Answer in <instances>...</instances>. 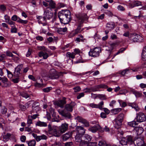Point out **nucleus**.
Masks as SVG:
<instances>
[{"label":"nucleus","instance_id":"1","mask_svg":"<svg viewBox=\"0 0 146 146\" xmlns=\"http://www.w3.org/2000/svg\"><path fill=\"white\" fill-rule=\"evenodd\" d=\"M76 16L78 19L77 24L78 27L72 31L71 34L72 36H74L83 30V29H82L81 27L82 26L84 21L87 20L88 18L87 14L84 13H79Z\"/></svg>","mask_w":146,"mask_h":146},{"label":"nucleus","instance_id":"2","mask_svg":"<svg viewBox=\"0 0 146 146\" xmlns=\"http://www.w3.org/2000/svg\"><path fill=\"white\" fill-rule=\"evenodd\" d=\"M58 17L62 23L68 24L71 20V13L68 10H62L59 12Z\"/></svg>","mask_w":146,"mask_h":146},{"label":"nucleus","instance_id":"3","mask_svg":"<svg viewBox=\"0 0 146 146\" xmlns=\"http://www.w3.org/2000/svg\"><path fill=\"white\" fill-rule=\"evenodd\" d=\"M62 74V72H57L54 69H52L50 71V73L48 77L50 79H57Z\"/></svg>","mask_w":146,"mask_h":146},{"label":"nucleus","instance_id":"4","mask_svg":"<svg viewBox=\"0 0 146 146\" xmlns=\"http://www.w3.org/2000/svg\"><path fill=\"white\" fill-rule=\"evenodd\" d=\"M129 38L133 42H140L143 40V38L141 36L136 33L130 34Z\"/></svg>","mask_w":146,"mask_h":146},{"label":"nucleus","instance_id":"5","mask_svg":"<svg viewBox=\"0 0 146 146\" xmlns=\"http://www.w3.org/2000/svg\"><path fill=\"white\" fill-rule=\"evenodd\" d=\"M100 49L99 47H96L94 48L90 49L89 52L90 56L94 57H98L100 52Z\"/></svg>","mask_w":146,"mask_h":146},{"label":"nucleus","instance_id":"6","mask_svg":"<svg viewBox=\"0 0 146 146\" xmlns=\"http://www.w3.org/2000/svg\"><path fill=\"white\" fill-rule=\"evenodd\" d=\"M136 115V119L138 122H142L146 120L145 115L143 113L140 112L137 113Z\"/></svg>","mask_w":146,"mask_h":146},{"label":"nucleus","instance_id":"7","mask_svg":"<svg viewBox=\"0 0 146 146\" xmlns=\"http://www.w3.org/2000/svg\"><path fill=\"white\" fill-rule=\"evenodd\" d=\"M76 105L75 103L74 102H71L70 103L67 104L65 106V109L69 112H72L73 108Z\"/></svg>","mask_w":146,"mask_h":146},{"label":"nucleus","instance_id":"8","mask_svg":"<svg viewBox=\"0 0 146 146\" xmlns=\"http://www.w3.org/2000/svg\"><path fill=\"white\" fill-rule=\"evenodd\" d=\"M49 8H48L44 12V16L46 19H49L51 18L53 16V13L49 10Z\"/></svg>","mask_w":146,"mask_h":146},{"label":"nucleus","instance_id":"9","mask_svg":"<svg viewBox=\"0 0 146 146\" xmlns=\"http://www.w3.org/2000/svg\"><path fill=\"white\" fill-rule=\"evenodd\" d=\"M32 110L31 111V113H34V112H37L40 110L39 107V104L38 102L34 103L32 105Z\"/></svg>","mask_w":146,"mask_h":146},{"label":"nucleus","instance_id":"10","mask_svg":"<svg viewBox=\"0 0 146 146\" xmlns=\"http://www.w3.org/2000/svg\"><path fill=\"white\" fill-rule=\"evenodd\" d=\"M1 80L3 83V86L5 87H7L11 85V83L8 81L7 78L5 77H0V80Z\"/></svg>","mask_w":146,"mask_h":146},{"label":"nucleus","instance_id":"11","mask_svg":"<svg viewBox=\"0 0 146 146\" xmlns=\"http://www.w3.org/2000/svg\"><path fill=\"white\" fill-rule=\"evenodd\" d=\"M11 19L13 21H15L17 20V22L23 24H26L28 23L27 21L22 20L15 15H13Z\"/></svg>","mask_w":146,"mask_h":146},{"label":"nucleus","instance_id":"12","mask_svg":"<svg viewBox=\"0 0 146 146\" xmlns=\"http://www.w3.org/2000/svg\"><path fill=\"white\" fill-rule=\"evenodd\" d=\"M104 105V102L102 101L98 104H96L94 103H91L89 104V106L92 108H98L100 110H102L103 108V106Z\"/></svg>","mask_w":146,"mask_h":146},{"label":"nucleus","instance_id":"13","mask_svg":"<svg viewBox=\"0 0 146 146\" xmlns=\"http://www.w3.org/2000/svg\"><path fill=\"white\" fill-rule=\"evenodd\" d=\"M76 119L79 122L84 124L86 127H88L89 126V122L85 119L80 116L77 117Z\"/></svg>","mask_w":146,"mask_h":146},{"label":"nucleus","instance_id":"14","mask_svg":"<svg viewBox=\"0 0 146 146\" xmlns=\"http://www.w3.org/2000/svg\"><path fill=\"white\" fill-rule=\"evenodd\" d=\"M66 99L65 98H63L62 99L56 101L55 102V104L58 106L62 108L64 107V105L66 103Z\"/></svg>","mask_w":146,"mask_h":146},{"label":"nucleus","instance_id":"15","mask_svg":"<svg viewBox=\"0 0 146 146\" xmlns=\"http://www.w3.org/2000/svg\"><path fill=\"white\" fill-rule=\"evenodd\" d=\"M68 125L66 123H64L62 124L61 126L59 128V129L61 134L65 132L68 129Z\"/></svg>","mask_w":146,"mask_h":146},{"label":"nucleus","instance_id":"16","mask_svg":"<svg viewBox=\"0 0 146 146\" xmlns=\"http://www.w3.org/2000/svg\"><path fill=\"white\" fill-rule=\"evenodd\" d=\"M144 143L143 138H138L134 141V144L135 146H143Z\"/></svg>","mask_w":146,"mask_h":146},{"label":"nucleus","instance_id":"17","mask_svg":"<svg viewBox=\"0 0 146 146\" xmlns=\"http://www.w3.org/2000/svg\"><path fill=\"white\" fill-rule=\"evenodd\" d=\"M22 64L18 65L15 68V71L14 72V76L16 77H19L20 75V71L22 67Z\"/></svg>","mask_w":146,"mask_h":146},{"label":"nucleus","instance_id":"18","mask_svg":"<svg viewBox=\"0 0 146 146\" xmlns=\"http://www.w3.org/2000/svg\"><path fill=\"white\" fill-rule=\"evenodd\" d=\"M37 82L35 84V86L36 87L40 88L43 87L44 86V84L42 83V80L40 78L37 79Z\"/></svg>","mask_w":146,"mask_h":146},{"label":"nucleus","instance_id":"19","mask_svg":"<svg viewBox=\"0 0 146 146\" xmlns=\"http://www.w3.org/2000/svg\"><path fill=\"white\" fill-rule=\"evenodd\" d=\"M50 134H52L56 137H59L61 135L59 130L55 128H53L51 133H50Z\"/></svg>","mask_w":146,"mask_h":146},{"label":"nucleus","instance_id":"20","mask_svg":"<svg viewBox=\"0 0 146 146\" xmlns=\"http://www.w3.org/2000/svg\"><path fill=\"white\" fill-rule=\"evenodd\" d=\"M76 128L77 133H78L83 135L85 133V130L81 126H77Z\"/></svg>","mask_w":146,"mask_h":146},{"label":"nucleus","instance_id":"21","mask_svg":"<svg viewBox=\"0 0 146 146\" xmlns=\"http://www.w3.org/2000/svg\"><path fill=\"white\" fill-rule=\"evenodd\" d=\"M59 113L62 116L65 117L70 118L71 117V115L69 112H67L65 110L61 111L59 112Z\"/></svg>","mask_w":146,"mask_h":146},{"label":"nucleus","instance_id":"22","mask_svg":"<svg viewBox=\"0 0 146 146\" xmlns=\"http://www.w3.org/2000/svg\"><path fill=\"white\" fill-rule=\"evenodd\" d=\"M101 127L99 125H97L94 126L89 128V130L93 133H95L97 130L100 129Z\"/></svg>","mask_w":146,"mask_h":146},{"label":"nucleus","instance_id":"23","mask_svg":"<svg viewBox=\"0 0 146 146\" xmlns=\"http://www.w3.org/2000/svg\"><path fill=\"white\" fill-rule=\"evenodd\" d=\"M84 91L85 92H96L97 91L96 86H95L93 87H92L90 88H86L84 89Z\"/></svg>","mask_w":146,"mask_h":146},{"label":"nucleus","instance_id":"24","mask_svg":"<svg viewBox=\"0 0 146 146\" xmlns=\"http://www.w3.org/2000/svg\"><path fill=\"white\" fill-rule=\"evenodd\" d=\"M83 135L77 133L75 137V141L78 142H80L82 141V137Z\"/></svg>","mask_w":146,"mask_h":146},{"label":"nucleus","instance_id":"25","mask_svg":"<svg viewBox=\"0 0 146 146\" xmlns=\"http://www.w3.org/2000/svg\"><path fill=\"white\" fill-rule=\"evenodd\" d=\"M67 29L65 27L64 28H60L57 29V32L59 34H63L67 31Z\"/></svg>","mask_w":146,"mask_h":146},{"label":"nucleus","instance_id":"26","mask_svg":"<svg viewBox=\"0 0 146 146\" xmlns=\"http://www.w3.org/2000/svg\"><path fill=\"white\" fill-rule=\"evenodd\" d=\"M126 139H127V141L128 143L132 144L133 143H134V141H133V136H131V135H127L126 137Z\"/></svg>","mask_w":146,"mask_h":146},{"label":"nucleus","instance_id":"27","mask_svg":"<svg viewBox=\"0 0 146 146\" xmlns=\"http://www.w3.org/2000/svg\"><path fill=\"white\" fill-rule=\"evenodd\" d=\"M72 133L69 132L66 133L62 136V139L64 141H65L68 139L72 135Z\"/></svg>","mask_w":146,"mask_h":146},{"label":"nucleus","instance_id":"28","mask_svg":"<svg viewBox=\"0 0 146 146\" xmlns=\"http://www.w3.org/2000/svg\"><path fill=\"white\" fill-rule=\"evenodd\" d=\"M36 125L41 127H45L47 126V124L46 122L39 121L36 122Z\"/></svg>","mask_w":146,"mask_h":146},{"label":"nucleus","instance_id":"29","mask_svg":"<svg viewBox=\"0 0 146 146\" xmlns=\"http://www.w3.org/2000/svg\"><path fill=\"white\" fill-rule=\"evenodd\" d=\"M39 56L41 57L43 56V59H46L47 58L48 56V54L46 52H44L43 51H41L39 52L38 54Z\"/></svg>","mask_w":146,"mask_h":146},{"label":"nucleus","instance_id":"30","mask_svg":"<svg viewBox=\"0 0 146 146\" xmlns=\"http://www.w3.org/2000/svg\"><path fill=\"white\" fill-rule=\"evenodd\" d=\"M37 18L38 19V23H42L43 22L46 21V19L44 16L43 17L40 16H38Z\"/></svg>","mask_w":146,"mask_h":146},{"label":"nucleus","instance_id":"31","mask_svg":"<svg viewBox=\"0 0 146 146\" xmlns=\"http://www.w3.org/2000/svg\"><path fill=\"white\" fill-rule=\"evenodd\" d=\"M135 129L136 131L137 134L138 135H141L144 131L142 127H135Z\"/></svg>","mask_w":146,"mask_h":146},{"label":"nucleus","instance_id":"32","mask_svg":"<svg viewBox=\"0 0 146 146\" xmlns=\"http://www.w3.org/2000/svg\"><path fill=\"white\" fill-rule=\"evenodd\" d=\"M114 26V23L113 22H109L107 23L106 25V27L110 30L113 29Z\"/></svg>","mask_w":146,"mask_h":146},{"label":"nucleus","instance_id":"33","mask_svg":"<svg viewBox=\"0 0 146 146\" xmlns=\"http://www.w3.org/2000/svg\"><path fill=\"white\" fill-rule=\"evenodd\" d=\"M124 116V115L123 113H121L115 119L122 122Z\"/></svg>","mask_w":146,"mask_h":146},{"label":"nucleus","instance_id":"34","mask_svg":"<svg viewBox=\"0 0 146 146\" xmlns=\"http://www.w3.org/2000/svg\"><path fill=\"white\" fill-rule=\"evenodd\" d=\"M121 122L115 119V123L114 124L115 127L117 129L119 128L121 125Z\"/></svg>","mask_w":146,"mask_h":146},{"label":"nucleus","instance_id":"35","mask_svg":"<svg viewBox=\"0 0 146 146\" xmlns=\"http://www.w3.org/2000/svg\"><path fill=\"white\" fill-rule=\"evenodd\" d=\"M97 90L98 91V89L100 88H108V86L104 84H101L96 86Z\"/></svg>","mask_w":146,"mask_h":146},{"label":"nucleus","instance_id":"36","mask_svg":"<svg viewBox=\"0 0 146 146\" xmlns=\"http://www.w3.org/2000/svg\"><path fill=\"white\" fill-rule=\"evenodd\" d=\"M127 48V47L125 48H121L118 52L115 54L113 55V58H114L116 55L119 54L121 53H122L124 51H125Z\"/></svg>","mask_w":146,"mask_h":146},{"label":"nucleus","instance_id":"37","mask_svg":"<svg viewBox=\"0 0 146 146\" xmlns=\"http://www.w3.org/2000/svg\"><path fill=\"white\" fill-rule=\"evenodd\" d=\"M75 54L74 53H70V52H68L66 53V56L67 57L69 58H71L72 59L74 58Z\"/></svg>","mask_w":146,"mask_h":146},{"label":"nucleus","instance_id":"38","mask_svg":"<svg viewBox=\"0 0 146 146\" xmlns=\"http://www.w3.org/2000/svg\"><path fill=\"white\" fill-rule=\"evenodd\" d=\"M121 110V109L120 108H118L115 109H114L111 110V112L115 114L118 113Z\"/></svg>","mask_w":146,"mask_h":146},{"label":"nucleus","instance_id":"39","mask_svg":"<svg viewBox=\"0 0 146 146\" xmlns=\"http://www.w3.org/2000/svg\"><path fill=\"white\" fill-rule=\"evenodd\" d=\"M130 106H131L133 108H134L136 111H139V108L138 107V105L135 103H132L131 104Z\"/></svg>","mask_w":146,"mask_h":146},{"label":"nucleus","instance_id":"40","mask_svg":"<svg viewBox=\"0 0 146 146\" xmlns=\"http://www.w3.org/2000/svg\"><path fill=\"white\" fill-rule=\"evenodd\" d=\"M27 143L29 146H35L36 142L35 140H33L29 141Z\"/></svg>","mask_w":146,"mask_h":146},{"label":"nucleus","instance_id":"41","mask_svg":"<svg viewBox=\"0 0 146 146\" xmlns=\"http://www.w3.org/2000/svg\"><path fill=\"white\" fill-rule=\"evenodd\" d=\"M107 145L106 142L103 140L100 141L98 143L99 146H107Z\"/></svg>","mask_w":146,"mask_h":146},{"label":"nucleus","instance_id":"42","mask_svg":"<svg viewBox=\"0 0 146 146\" xmlns=\"http://www.w3.org/2000/svg\"><path fill=\"white\" fill-rule=\"evenodd\" d=\"M128 124L129 126L133 127L137 125V123L135 121L129 122Z\"/></svg>","mask_w":146,"mask_h":146},{"label":"nucleus","instance_id":"43","mask_svg":"<svg viewBox=\"0 0 146 146\" xmlns=\"http://www.w3.org/2000/svg\"><path fill=\"white\" fill-rule=\"evenodd\" d=\"M80 146H89V143L84 141H82L80 142Z\"/></svg>","mask_w":146,"mask_h":146},{"label":"nucleus","instance_id":"44","mask_svg":"<svg viewBox=\"0 0 146 146\" xmlns=\"http://www.w3.org/2000/svg\"><path fill=\"white\" fill-rule=\"evenodd\" d=\"M119 143L122 145H125L128 143L126 139L125 138L122 139L121 141H119Z\"/></svg>","mask_w":146,"mask_h":146},{"label":"nucleus","instance_id":"45","mask_svg":"<svg viewBox=\"0 0 146 146\" xmlns=\"http://www.w3.org/2000/svg\"><path fill=\"white\" fill-rule=\"evenodd\" d=\"M32 135L33 137L36 139L37 141H39L41 140L40 136H37L36 134L34 133H33Z\"/></svg>","mask_w":146,"mask_h":146},{"label":"nucleus","instance_id":"46","mask_svg":"<svg viewBox=\"0 0 146 146\" xmlns=\"http://www.w3.org/2000/svg\"><path fill=\"white\" fill-rule=\"evenodd\" d=\"M52 88L51 87H48L42 89V91L48 93L51 90Z\"/></svg>","mask_w":146,"mask_h":146},{"label":"nucleus","instance_id":"47","mask_svg":"<svg viewBox=\"0 0 146 146\" xmlns=\"http://www.w3.org/2000/svg\"><path fill=\"white\" fill-rule=\"evenodd\" d=\"M97 97L102 100H105L106 99V95L104 94H98Z\"/></svg>","mask_w":146,"mask_h":146},{"label":"nucleus","instance_id":"48","mask_svg":"<svg viewBox=\"0 0 146 146\" xmlns=\"http://www.w3.org/2000/svg\"><path fill=\"white\" fill-rule=\"evenodd\" d=\"M11 136V134H10L7 133L6 135H4L3 137V138L4 139H5V140L7 141L9 139ZM4 140L5 141V140Z\"/></svg>","mask_w":146,"mask_h":146},{"label":"nucleus","instance_id":"49","mask_svg":"<svg viewBox=\"0 0 146 146\" xmlns=\"http://www.w3.org/2000/svg\"><path fill=\"white\" fill-rule=\"evenodd\" d=\"M11 33H17V29L16 28L15 25H13L11 26Z\"/></svg>","mask_w":146,"mask_h":146},{"label":"nucleus","instance_id":"50","mask_svg":"<svg viewBox=\"0 0 146 146\" xmlns=\"http://www.w3.org/2000/svg\"><path fill=\"white\" fill-rule=\"evenodd\" d=\"M85 139L87 140L88 141H90L92 139V137L87 134H85L84 135Z\"/></svg>","mask_w":146,"mask_h":146},{"label":"nucleus","instance_id":"51","mask_svg":"<svg viewBox=\"0 0 146 146\" xmlns=\"http://www.w3.org/2000/svg\"><path fill=\"white\" fill-rule=\"evenodd\" d=\"M32 119L30 117V116L29 115L28 117L27 123L28 127H29L31 124L32 123Z\"/></svg>","mask_w":146,"mask_h":146},{"label":"nucleus","instance_id":"52","mask_svg":"<svg viewBox=\"0 0 146 146\" xmlns=\"http://www.w3.org/2000/svg\"><path fill=\"white\" fill-rule=\"evenodd\" d=\"M132 4L133 5V6L134 7L138 6L139 5H141V4L140 2L138 1H136L133 2Z\"/></svg>","mask_w":146,"mask_h":146},{"label":"nucleus","instance_id":"53","mask_svg":"<svg viewBox=\"0 0 146 146\" xmlns=\"http://www.w3.org/2000/svg\"><path fill=\"white\" fill-rule=\"evenodd\" d=\"M134 94H135V96L137 98L141 97L142 96V93L137 91H135L134 92Z\"/></svg>","mask_w":146,"mask_h":146},{"label":"nucleus","instance_id":"54","mask_svg":"<svg viewBox=\"0 0 146 146\" xmlns=\"http://www.w3.org/2000/svg\"><path fill=\"white\" fill-rule=\"evenodd\" d=\"M49 5V6L52 9H54L55 7L56 4L53 1L50 2Z\"/></svg>","mask_w":146,"mask_h":146},{"label":"nucleus","instance_id":"55","mask_svg":"<svg viewBox=\"0 0 146 146\" xmlns=\"http://www.w3.org/2000/svg\"><path fill=\"white\" fill-rule=\"evenodd\" d=\"M100 129L103 132L104 131L106 132H108L110 130L109 128L106 126H105V128H104L101 127Z\"/></svg>","mask_w":146,"mask_h":146},{"label":"nucleus","instance_id":"56","mask_svg":"<svg viewBox=\"0 0 146 146\" xmlns=\"http://www.w3.org/2000/svg\"><path fill=\"white\" fill-rule=\"evenodd\" d=\"M6 55L8 56L12 57L13 56V55L11 52L9 51H7L6 52Z\"/></svg>","mask_w":146,"mask_h":146},{"label":"nucleus","instance_id":"57","mask_svg":"<svg viewBox=\"0 0 146 146\" xmlns=\"http://www.w3.org/2000/svg\"><path fill=\"white\" fill-rule=\"evenodd\" d=\"M141 59L143 60H146V53H142L141 54Z\"/></svg>","mask_w":146,"mask_h":146},{"label":"nucleus","instance_id":"58","mask_svg":"<svg viewBox=\"0 0 146 146\" xmlns=\"http://www.w3.org/2000/svg\"><path fill=\"white\" fill-rule=\"evenodd\" d=\"M6 39L2 36H0V42H2L3 43L6 42Z\"/></svg>","mask_w":146,"mask_h":146},{"label":"nucleus","instance_id":"59","mask_svg":"<svg viewBox=\"0 0 146 146\" xmlns=\"http://www.w3.org/2000/svg\"><path fill=\"white\" fill-rule=\"evenodd\" d=\"M117 9L118 10L122 11H123L125 10V8L122 6L121 5H119L117 6Z\"/></svg>","mask_w":146,"mask_h":146},{"label":"nucleus","instance_id":"60","mask_svg":"<svg viewBox=\"0 0 146 146\" xmlns=\"http://www.w3.org/2000/svg\"><path fill=\"white\" fill-rule=\"evenodd\" d=\"M129 70L128 69H125L122 71L121 72H119V73L121 74L122 76H123Z\"/></svg>","mask_w":146,"mask_h":146},{"label":"nucleus","instance_id":"61","mask_svg":"<svg viewBox=\"0 0 146 146\" xmlns=\"http://www.w3.org/2000/svg\"><path fill=\"white\" fill-rule=\"evenodd\" d=\"M7 112V109L5 107H3L1 110V112L3 114H5Z\"/></svg>","mask_w":146,"mask_h":146},{"label":"nucleus","instance_id":"62","mask_svg":"<svg viewBox=\"0 0 146 146\" xmlns=\"http://www.w3.org/2000/svg\"><path fill=\"white\" fill-rule=\"evenodd\" d=\"M89 146H96L97 145L98 143L96 142H90L89 143Z\"/></svg>","mask_w":146,"mask_h":146},{"label":"nucleus","instance_id":"63","mask_svg":"<svg viewBox=\"0 0 146 146\" xmlns=\"http://www.w3.org/2000/svg\"><path fill=\"white\" fill-rule=\"evenodd\" d=\"M20 139L21 142H24L26 140V137L24 135H22Z\"/></svg>","mask_w":146,"mask_h":146},{"label":"nucleus","instance_id":"64","mask_svg":"<svg viewBox=\"0 0 146 146\" xmlns=\"http://www.w3.org/2000/svg\"><path fill=\"white\" fill-rule=\"evenodd\" d=\"M19 107L22 111H24L26 109L25 105L23 104H20Z\"/></svg>","mask_w":146,"mask_h":146}]
</instances>
